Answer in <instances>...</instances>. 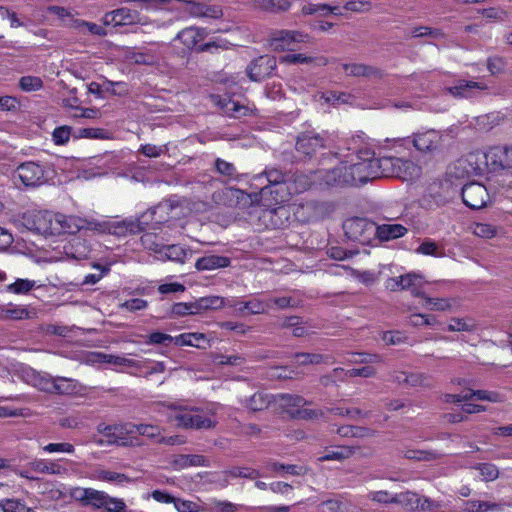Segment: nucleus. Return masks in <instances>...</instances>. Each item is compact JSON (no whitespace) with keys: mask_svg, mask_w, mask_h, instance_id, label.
I'll return each mask as SVG.
<instances>
[{"mask_svg":"<svg viewBox=\"0 0 512 512\" xmlns=\"http://www.w3.org/2000/svg\"><path fill=\"white\" fill-rule=\"evenodd\" d=\"M115 430L109 431L107 430L103 436L104 438H94V442L99 446H104L106 444L108 445H121V446H127L128 442L125 439V435H127V424L118 426L113 425Z\"/></svg>","mask_w":512,"mask_h":512,"instance_id":"aec40b11","label":"nucleus"},{"mask_svg":"<svg viewBox=\"0 0 512 512\" xmlns=\"http://www.w3.org/2000/svg\"><path fill=\"white\" fill-rule=\"evenodd\" d=\"M343 228L346 236L360 244H370L375 237L376 225L375 223L365 218H351L344 222Z\"/></svg>","mask_w":512,"mask_h":512,"instance_id":"39448f33","label":"nucleus"},{"mask_svg":"<svg viewBox=\"0 0 512 512\" xmlns=\"http://www.w3.org/2000/svg\"><path fill=\"white\" fill-rule=\"evenodd\" d=\"M270 306V303L265 302V300L251 299L249 301L239 303L238 311L241 314H262L267 312Z\"/></svg>","mask_w":512,"mask_h":512,"instance_id":"58836bf2","label":"nucleus"},{"mask_svg":"<svg viewBox=\"0 0 512 512\" xmlns=\"http://www.w3.org/2000/svg\"><path fill=\"white\" fill-rule=\"evenodd\" d=\"M397 172L394 177L402 180H412L420 175V167L408 159L400 158V163L397 165Z\"/></svg>","mask_w":512,"mask_h":512,"instance_id":"2f4dec72","label":"nucleus"},{"mask_svg":"<svg viewBox=\"0 0 512 512\" xmlns=\"http://www.w3.org/2000/svg\"><path fill=\"white\" fill-rule=\"evenodd\" d=\"M272 402V396L258 391L252 396L246 398L243 402L244 406L252 412L263 411L269 407Z\"/></svg>","mask_w":512,"mask_h":512,"instance_id":"c756f323","label":"nucleus"},{"mask_svg":"<svg viewBox=\"0 0 512 512\" xmlns=\"http://www.w3.org/2000/svg\"><path fill=\"white\" fill-rule=\"evenodd\" d=\"M143 230L140 222L134 220L109 221L108 234L117 237H125L130 234H137Z\"/></svg>","mask_w":512,"mask_h":512,"instance_id":"dca6fc26","label":"nucleus"},{"mask_svg":"<svg viewBox=\"0 0 512 512\" xmlns=\"http://www.w3.org/2000/svg\"><path fill=\"white\" fill-rule=\"evenodd\" d=\"M427 377L421 373H407L405 371H395L391 374V380L398 385L408 387L424 386Z\"/></svg>","mask_w":512,"mask_h":512,"instance_id":"b1692460","label":"nucleus"},{"mask_svg":"<svg viewBox=\"0 0 512 512\" xmlns=\"http://www.w3.org/2000/svg\"><path fill=\"white\" fill-rule=\"evenodd\" d=\"M107 497V493L91 488L86 505H92L97 509H102L104 501Z\"/></svg>","mask_w":512,"mask_h":512,"instance_id":"680f3d73","label":"nucleus"},{"mask_svg":"<svg viewBox=\"0 0 512 512\" xmlns=\"http://www.w3.org/2000/svg\"><path fill=\"white\" fill-rule=\"evenodd\" d=\"M327 138L315 132L302 133L297 138L296 150L306 157L312 156L319 149L326 148Z\"/></svg>","mask_w":512,"mask_h":512,"instance_id":"9d476101","label":"nucleus"},{"mask_svg":"<svg viewBox=\"0 0 512 512\" xmlns=\"http://www.w3.org/2000/svg\"><path fill=\"white\" fill-rule=\"evenodd\" d=\"M35 314V312L27 310L24 306L15 305L13 303L0 306V320L3 321L31 319Z\"/></svg>","mask_w":512,"mask_h":512,"instance_id":"6ab92c4d","label":"nucleus"},{"mask_svg":"<svg viewBox=\"0 0 512 512\" xmlns=\"http://www.w3.org/2000/svg\"><path fill=\"white\" fill-rule=\"evenodd\" d=\"M174 506L178 512H199L201 511L200 506L189 500H182L175 498Z\"/></svg>","mask_w":512,"mask_h":512,"instance_id":"774afa93","label":"nucleus"},{"mask_svg":"<svg viewBox=\"0 0 512 512\" xmlns=\"http://www.w3.org/2000/svg\"><path fill=\"white\" fill-rule=\"evenodd\" d=\"M473 233L481 238L491 239L497 234V227L488 223H476L473 227Z\"/></svg>","mask_w":512,"mask_h":512,"instance_id":"603ef678","label":"nucleus"},{"mask_svg":"<svg viewBox=\"0 0 512 512\" xmlns=\"http://www.w3.org/2000/svg\"><path fill=\"white\" fill-rule=\"evenodd\" d=\"M34 286L35 281L17 279L14 283L8 286V290L16 294H23L29 292Z\"/></svg>","mask_w":512,"mask_h":512,"instance_id":"bf43d9fd","label":"nucleus"},{"mask_svg":"<svg viewBox=\"0 0 512 512\" xmlns=\"http://www.w3.org/2000/svg\"><path fill=\"white\" fill-rule=\"evenodd\" d=\"M188 13L193 17H204L219 19L223 16V10L219 5H210L199 0L192 8H187Z\"/></svg>","mask_w":512,"mask_h":512,"instance_id":"412c9836","label":"nucleus"},{"mask_svg":"<svg viewBox=\"0 0 512 512\" xmlns=\"http://www.w3.org/2000/svg\"><path fill=\"white\" fill-rule=\"evenodd\" d=\"M280 61L288 64H313L315 66H326L329 63L325 56H308L302 53L284 55Z\"/></svg>","mask_w":512,"mask_h":512,"instance_id":"393cba45","label":"nucleus"},{"mask_svg":"<svg viewBox=\"0 0 512 512\" xmlns=\"http://www.w3.org/2000/svg\"><path fill=\"white\" fill-rule=\"evenodd\" d=\"M407 231L401 224H382L376 226L375 237L381 241H390L403 237Z\"/></svg>","mask_w":512,"mask_h":512,"instance_id":"5701e85b","label":"nucleus"},{"mask_svg":"<svg viewBox=\"0 0 512 512\" xmlns=\"http://www.w3.org/2000/svg\"><path fill=\"white\" fill-rule=\"evenodd\" d=\"M171 413L168 416L170 422L183 429L209 430L218 424L216 413L213 409L204 410L195 406L176 405L170 406Z\"/></svg>","mask_w":512,"mask_h":512,"instance_id":"7ed1b4c3","label":"nucleus"},{"mask_svg":"<svg viewBox=\"0 0 512 512\" xmlns=\"http://www.w3.org/2000/svg\"><path fill=\"white\" fill-rule=\"evenodd\" d=\"M268 41L274 51H295L300 44L308 43L310 36L297 30H276Z\"/></svg>","mask_w":512,"mask_h":512,"instance_id":"20e7f679","label":"nucleus"},{"mask_svg":"<svg viewBox=\"0 0 512 512\" xmlns=\"http://www.w3.org/2000/svg\"><path fill=\"white\" fill-rule=\"evenodd\" d=\"M402 454L404 458L416 461H433L441 457V454L436 451L413 448L405 449Z\"/></svg>","mask_w":512,"mask_h":512,"instance_id":"a19ab883","label":"nucleus"},{"mask_svg":"<svg viewBox=\"0 0 512 512\" xmlns=\"http://www.w3.org/2000/svg\"><path fill=\"white\" fill-rule=\"evenodd\" d=\"M295 358L299 365H317L329 361V356L318 353H296Z\"/></svg>","mask_w":512,"mask_h":512,"instance_id":"49530a36","label":"nucleus"},{"mask_svg":"<svg viewBox=\"0 0 512 512\" xmlns=\"http://www.w3.org/2000/svg\"><path fill=\"white\" fill-rule=\"evenodd\" d=\"M19 87L24 92H33L42 89L43 81L37 76H23L19 79Z\"/></svg>","mask_w":512,"mask_h":512,"instance_id":"09e8293b","label":"nucleus"},{"mask_svg":"<svg viewBox=\"0 0 512 512\" xmlns=\"http://www.w3.org/2000/svg\"><path fill=\"white\" fill-rule=\"evenodd\" d=\"M102 509L106 512H125L126 504L122 499L111 497L107 494Z\"/></svg>","mask_w":512,"mask_h":512,"instance_id":"5fc2aeb1","label":"nucleus"},{"mask_svg":"<svg viewBox=\"0 0 512 512\" xmlns=\"http://www.w3.org/2000/svg\"><path fill=\"white\" fill-rule=\"evenodd\" d=\"M423 306L433 311H451L458 306V301L454 298L425 297Z\"/></svg>","mask_w":512,"mask_h":512,"instance_id":"f704fd0d","label":"nucleus"},{"mask_svg":"<svg viewBox=\"0 0 512 512\" xmlns=\"http://www.w3.org/2000/svg\"><path fill=\"white\" fill-rule=\"evenodd\" d=\"M104 88L107 92H110L113 95L124 96L128 94V88L125 82H113L106 80L104 82Z\"/></svg>","mask_w":512,"mask_h":512,"instance_id":"338daca9","label":"nucleus"},{"mask_svg":"<svg viewBox=\"0 0 512 512\" xmlns=\"http://www.w3.org/2000/svg\"><path fill=\"white\" fill-rule=\"evenodd\" d=\"M477 328V323L473 318H451L448 324V330L452 332H472Z\"/></svg>","mask_w":512,"mask_h":512,"instance_id":"c03bdc74","label":"nucleus"},{"mask_svg":"<svg viewBox=\"0 0 512 512\" xmlns=\"http://www.w3.org/2000/svg\"><path fill=\"white\" fill-rule=\"evenodd\" d=\"M54 380L55 377L49 374L32 371L29 383L40 391L52 394L53 388H55Z\"/></svg>","mask_w":512,"mask_h":512,"instance_id":"72a5a7b5","label":"nucleus"},{"mask_svg":"<svg viewBox=\"0 0 512 512\" xmlns=\"http://www.w3.org/2000/svg\"><path fill=\"white\" fill-rule=\"evenodd\" d=\"M187 257V251L179 245H164V252L159 259H167L183 263Z\"/></svg>","mask_w":512,"mask_h":512,"instance_id":"a18cd8bd","label":"nucleus"},{"mask_svg":"<svg viewBox=\"0 0 512 512\" xmlns=\"http://www.w3.org/2000/svg\"><path fill=\"white\" fill-rule=\"evenodd\" d=\"M218 105L226 114L234 117L246 116L253 112L252 108L231 99H220Z\"/></svg>","mask_w":512,"mask_h":512,"instance_id":"473e14b6","label":"nucleus"},{"mask_svg":"<svg viewBox=\"0 0 512 512\" xmlns=\"http://www.w3.org/2000/svg\"><path fill=\"white\" fill-rule=\"evenodd\" d=\"M268 185L262 187L258 193L247 194L246 192L228 187L217 192L214 197L224 205L230 207L245 208L247 205L260 204L266 208L272 206V201L279 204L285 201L286 191L284 174L277 169H269L264 172Z\"/></svg>","mask_w":512,"mask_h":512,"instance_id":"f257e3e1","label":"nucleus"},{"mask_svg":"<svg viewBox=\"0 0 512 512\" xmlns=\"http://www.w3.org/2000/svg\"><path fill=\"white\" fill-rule=\"evenodd\" d=\"M200 305L204 307V310H218L226 305L237 307V304L226 303V300L220 296H206L200 298Z\"/></svg>","mask_w":512,"mask_h":512,"instance_id":"de8ad7c7","label":"nucleus"},{"mask_svg":"<svg viewBox=\"0 0 512 512\" xmlns=\"http://www.w3.org/2000/svg\"><path fill=\"white\" fill-rule=\"evenodd\" d=\"M215 168L219 174L226 176L228 178H233L234 176H236V168L234 164L227 162L223 159H216Z\"/></svg>","mask_w":512,"mask_h":512,"instance_id":"0e129e2a","label":"nucleus"},{"mask_svg":"<svg viewBox=\"0 0 512 512\" xmlns=\"http://www.w3.org/2000/svg\"><path fill=\"white\" fill-rule=\"evenodd\" d=\"M205 336L200 333H184L175 338V343L180 346H199V341L204 340Z\"/></svg>","mask_w":512,"mask_h":512,"instance_id":"8fccbe9b","label":"nucleus"},{"mask_svg":"<svg viewBox=\"0 0 512 512\" xmlns=\"http://www.w3.org/2000/svg\"><path fill=\"white\" fill-rule=\"evenodd\" d=\"M355 453V448L351 446H341L336 450L327 451L324 455L320 456L318 460L324 461H342L348 459Z\"/></svg>","mask_w":512,"mask_h":512,"instance_id":"37998d69","label":"nucleus"},{"mask_svg":"<svg viewBox=\"0 0 512 512\" xmlns=\"http://www.w3.org/2000/svg\"><path fill=\"white\" fill-rule=\"evenodd\" d=\"M342 68L347 76L366 77L368 79H378L382 77V72L370 65L361 63L342 64Z\"/></svg>","mask_w":512,"mask_h":512,"instance_id":"f3484780","label":"nucleus"},{"mask_svg":"<svg viewBox=\"0 0 512 512\" xmlns=\"http://www.w3.org/2000/svg\"><path fill=\"white\" fill-rule=\"evenodd\" d=\"M395 504L400 505L407 511H414L421 509L423 511H430L439 509L441 504L426 497H421L416 493L407 491L393 496Z\"/></svg>","mask_w":512,"mask_h":512,"instance_id":"423d86ee","label":"nucleus"},{"mask_svg":"<svg viewBox=\"0 0 512 512\" xmlns=\"http://www.w3.org/2000/svg\"><path fill=\"white\" fill-rule=\"evenodd\" d=\"M172 465L175 469H184L191 466H209V461L202 455H176L172 460Z\"/></svg>","mask_w":512,"mask_h":512,"instance_id":"cd10ccee","label":"nucleus"},{"mask_svg":"<svg viewBox=\"0 0 512 512\" xmlns=\"http://www.w3.org/2000/svg\"><path fill=\"white\" fill-rule=\"evenodd\" d=\"M108 364L117 365V366H127L133 368H141V364L133 359H129L122 356H116L107 354L106 362Z\"/></svg>","mask_w":512,"mask_h":512,"instance_id":"13d9d810","label":"nucleus"},{"mask_svg":"<svg viewBox=\"0 0 512 512\" xmlns=\"http://www.w3.org/2000/svg\"><path fill=\"white\" fill-rule=\"evenodd\" d=\"M399 282L402 284V290H409L413 286H422L424 283L422 276L416 273L401 275Z\"/></svg>","mask_w":512,"mask_h":512,"instance_id":"6e6d98bb","label":"nucleus"},{"mask_svg":"<svg viewBox=\"0 0 512 512\" xmlns=\"http://www.w3.org/2000/svg\"><path fill=\"white\" fill-rule=\"evenodd\" d=\"M463 202L472 209L484 207L489 199L486 187L477 182H471L462 188Z\"/></svg>","mask_w":512,"mask_h":512,"instance_id":"1a4fd4ad","label":"nucleus"},{"mask_svg":"<svg viewBox=\"0 0 512 512\" xmlns=\"http://www.w3.org/2000/svg\"><path fill=\"white\" fill-rule=\"evenodd\" d=\"M483 158L487 155L480 153H471L465 159L459 161V164L465 168L466 172L472 174H481L483 172Z\"/></svg>","mask_w":512,"mask_h":512,"instance_id":"e433bc0d","label":"nucleus"},{"mask_svg":"<svg viewBox=\"0 0 512 512\" xmlns=\"http://www.w3.org/2000/svg\"><path fill=\"white\" fill-rule=\"evenodd\" d=\"M230 265V259L224 256L218 255H206L199 258L195 263V268L198 271L214 270L219 268H225Z\"/></svg>","mask_w":512,"mask_h":512,"instance_id":"a878e982","label":"nucleus"},{"mask_svg":"<svg viewBox=\"0 0 512 512\" xmlns=\"http://www.w3.org/2000/svg\"><path fill=\"white\" fill-rule=\"evenodd\" d=\"M103 25L112 27L130 26L135 24H144L140 13L136 10L121 7L107 12L101 19Z\"/></svg>","mask_w":512,"mask_h":512,"instance_id":"0eeeda50","label":"nucleus"},{"mask_svg":"<svg viewBox=\"0 0 512 512\" xmlns=\"http://www.w3.org/2000/svg\"><path fill=\"white\" fill-rule=\"evenodd\" d=\"M47 217L48 211L26 212L15 217L14 223L17 226H23L30 231L46 235Z\"/></svg>","mask_w":512,"mask_h":512,"instance_id":"9b49d317","label":"nucleus"},{"mask_svg":"<svg viewBox=\"0 0 512 512\" xmlns=\"http://www.w3.org/2000/svg\"><path fill=\"white\" fill-rule=\"evenodd\" d=\"M43 451L47 453H68L72 454L75 451L74 446L71 443L68 442H61V443H49L42 447Z\"/></svg>","mask_w":512,"mask_h":512,"instance_id":"052dcab7","label":"nucleus"},{"mask_svg":"<svg viewBox=\"0 0 512 512\" xmlns=\"http://www.w3.org/2000/svg\"><path fill=\"white\" fill-rule=\"evenodd\" d=\"M64 253L68 258L74 260L87 259L90 254L88 243L81 238H74L64 246Z\"/></svg>","mask_w":512,"mask_h":512,"instance_id":"4be33fe9","label":"nucleus"},{"mask_svg":"<svg viewBox=\"0 0 512 512\" xmlns=\"http://www.w3.org/2000/svg\"><path fill=\"white\" fill-rule=\"evenodd\" d=\"M477 469L479 470L480 475L484 481H493L499 476V470L494 464H479Z\"/></svg>","mask_w":512,"mask_h":512,"instance_id":"4d7b16f0","label":"nucleus"},{"mask_svg":"<svg viewBox=\"0 0 512 512\" xmlns=\"http://www.w3.org/2000/svg\"><path fill=\"white\" fill-rule=\"evenodd\" d=\"M393 496L386 490L370 491L367 494V498L373 502L380 504L394 503Z\"/></svg>","mask_w":512,"mask_h":512,"instance_id":"69168bd1","label":"nucleus"},{"mask_svg":"<svg viewBox=\"0 0 512 512\" xmlns=\"http://www.w3.org/2000/svg\"><path fill=\"white\" fill-rule=\"evenodd\" d=\"M442 140V135L436 130H427L425 132L413 135V145L421 152H432L436 150Z\"/></svg>","mask_w":512,"mask_h":512,"instance_id":"ddd939ff","label":"nucleus"},{"mask_svg":"<svg viewBox=\"0 0 512 512\" xmlns=\"http://www.w3.org/2000/svg\"><path fill=\"white\" fill-rule=\"evenodd\" d=\"M156 238L157 237L154 234L147 233L141 237V242L146 249L153 251L156 254H159V256H161L164 252V245L158 243L156 241Z\"/></svg>","mask_w":512,"mask_h":512,"instance_id":"3c124183","label":"nucleus"},{"mask_svg":"<svg viewBox=\"0 0 512 512\" xmlns=\"http://www.w3.org/2000/svg\"><path fill=\"white\" fill-rule=\"evenodd\" d=\"M109 221H97L95 219L84 218L83 229L90 230L99 234H108Z\"/></svg>","mask_w":512,"mask_h":512,"instance_id":"864d4df0","label":"nucleus"},{"mask_svg":"<svg viewBox=\"0 0 512 512\" xmlns=\"http://www.w3.org/2000/svg\"><path fill=\"white\" fill-rule=\"evenodd\" d=\"M0 510L2 512H33L24 500L18 498L0 499Z\"/></svg>","mask_w":512,"mask_h":512,"instance_id":"79ce46f5","label":"nucleus"},{"mask_svg":"<svg viewBox=\"0 0 512 512\" xmlns=\"http://www.w3.org/2000/svg\"><path fill=\"white\" fill-rule=\"evenodd\" d=\"M223 481L227 484L230 479L244 478V479H256L260 476V472L254 468L246 466H234L223 471Z\"/></svg>","mask_w":512,"mask_h":512,"instance_id":"c85d7f7f","label":"nucleus"},{"mask_svg":"<svg viewBox=\"0 0 512 512\" xmlns=\"http://www.w3.org/2000/svg\"><path fill=\"white\" fill-rule=\"evenodd\" d=\"M59 224H61L60 234H75L83 230L84 218L78 216H67L59 213Z\"/></svg>","mask_w":512,"mask_h":512,"instance_id":"c9c22d12","label":"nucleus"},{"mask_svg":"<svg viewBox=\"0 0 512 512\" xmlns=\"http://www.w3.org/2000/svg\"><path fill=\"white\" fill-rule=\"evenodd\" d=\"M374 159L376 177H394L397 172V165L400 163V157L380 156Z\"/></svg>","mask_w":512,"mask_h":512,"instance_id":"a211bd4d","label":"nucleus"},{"mask_svg":"<svg viewBox=\"0 0 512 512\" xmlns=\"http://www.w3.org/2000/svg\"><path fill=\"white\" fill-rule=\"evenodd\" d=\"M253 6L265 12L287 11L291 2L289 0H254Z\"/></svg>","mask_w":512,"mask_h":512,"instance_id":"4c0bfd02","label":"nucleus"},{"mask_svg":"<svg viewBox=\"0 0 512 512\" xmlns=\"http://www.w3.org/2000/svg\"><path fill=\"white\" fill-rule=\"evenodd\" d=\"M16 175L25 186H38L46 181V170L36 162L28 161L20 164Z\"/></svg>","mask_w":512,"mask_h":512,"instance_id":"6e6552de","label":"nucleus"},{"mask_svg":"<svg viewBox=\"0 0 512 512\" xmlns=\"http://www.w3.org/2000/svg\"><path fill=\"white\" fill-rule=\"evenodd\" d=\"M344 8L351 12L366 13L371 10L372 3L364 0H351L345 3Z\"/></svg>","mask_w":512,"mask_h":512,"instance_id":"e2e57ef3","label":"nucleus"},{"mask_svg":"<svg viewBox=\"0 0 512 512\" xmlns=\"http://www.w3.org/2000/svg\"><path fill=\"white\" fill-rule=\"evenodd\" d=\"M482 82L459 80L455 86L446 88V91L457 98H470L477 95V91L486 90Z\"/></svg>","mask_w":512,"mask_h":512,"instance_id":"4468645a","label":"nucleus"},{"mask_svg":"<svg viewBox=\"0 0 512 512\" xmlns=\"http://www.w3.org/2000/svg\"><path fill=\"white\" fill-rule=\"evenodd\" d=\"M204 37V29L197 27L185 28L177 35V38L189 49L194 48Z\"/></svg>","mask_w":512,"mask_h":512,"instance_id":"7c9ffc66","label":"nucleus"},{"mask_svg":"<svg viewBox=\"0 0 512 512\" xmlns=\"http://www.w3.org/2000/svg\"><path fill=\"white\" fill-rule=\"evenodd\" d=\"M313 176V180H307L306 176L300 175L295 181L300 184L301 190H305L310 188L316 179H322L327 185H358L377 178L374 159H364L359 156L342 161L329 171L314 172Z\"/></svg>","mask_w":512,"mask_h":512,"instance_id":"f03ea898","label":"nucleus"},{"mask_svg":"<svg viewBox=\"0 0 512 512\" xmlns=\"http://www.w3.org/2000/svg\"><path fill=\"white\" fill-rule=\"evenodd\" d=\"M127 433H138L140 435L154 439L156 442H158V439L161 436L160 428L158 426L149 424H127Z\"/></svg>","mask_w":512,"mask_h":512,"instance_id":"ea45409f","label":"nucleus"},{"mask_svg":"<svg viewBox=\"0 0 512 512\" xmlns=\"http://www.w3.org/2000/svg\"><path fill=\"white\" fill-rule=\"evenodd\" d=\"M276 68L274 57L265 55L255 59L247 68V73L252 81H261L269 76Z\"/></svg>","mask_w":512,"mask_h":512,"instance_id":"f8f14e48","label":"nucleus"},{"mask_svg":"<svg viewBox=\"0 0 512 512\" xmlns=\"http://www.w3.org/2000/svg\"><path fill=\"white\" fill-rule=\"evenodd\" d=\"M55 388L52 394L75 395L85 390V387L76 379L56 376L54 380Z\"/></svg>","mask_w":512,"mask_h":512,"instance_id":"2eb2a0df","label":"nucleus"},{"mask_svg":"<svg viewBox=\"0 0 512 512\" xmlns=\"http://www.w3.org/2000/svg\"><path fill=\"white\" fill-rule=\"evenodd\" d=\"M89 478L92 480L105 481L119 485L132 481L130 477L123 473H118L103 468L94 469Z\"/></svg>","mask_w":512,"mask_h":512,"instance_id":"bb28decb","label":"nucleus"}]
</instances>
